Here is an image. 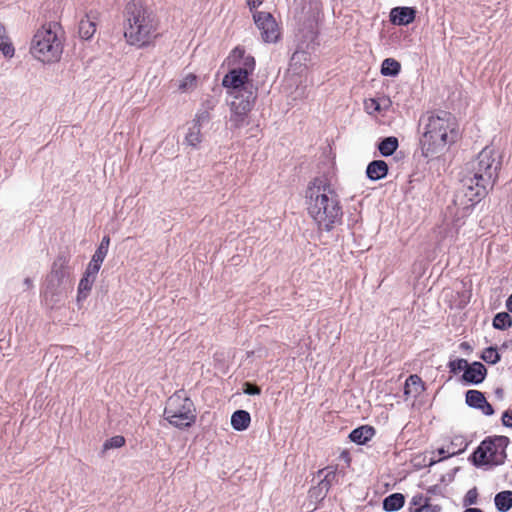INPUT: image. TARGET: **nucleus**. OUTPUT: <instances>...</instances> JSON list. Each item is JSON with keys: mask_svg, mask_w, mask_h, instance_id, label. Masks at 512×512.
Wrapping results in <instances>:
<instances>
[{"mask_svg": "<svg viewBox=\"0 0 512 512\" xmlns=\"http://www.w3.org/2000/svg\"><path fill=\"white\" fill-rule=\"evenodd\" d=\"M109 245H110L109 236H104L101 240L100 245L96 249L94 255L105 259L106 255L108 253Z\"/></svg>", "mask_w": 512, "mask_h": 512, "instance_id": "obj_34", "label": "nucleus"}, {"mask_svg": "<svg viewBox=\"0 0 512 512\" xmlns=\"http://www.w3.org/2000/svg\"><path fill=\"white\" fill-rule=\"evenodd\" d=\"M192 402L184 391H177L169 397L164 416L170 424L178 428L189 427L192 423Z\"/></svg>", "mask_w": 512, "mask_h": 512, "instance_id": "obj_8", "label": "nucleus"}, {"mask_svg": "<svg viewBox=\"0 0 512 512\" xmlns=\"http://www.w3.org/2000/svg\"><path fill=\"white\" fill-rule=\"evenodd\" d=\"M251 423V416L246 410H237L231 416V425L236 431L246 430Z\"/></svg>", "mask_w": 512, "mask_h": 512, "instance_id": "obj_19", "label": "nucleus"}, {"mask_svg": "<svg viewBox=\"0 0 512 512\" xmlns=\"http://www.w3.org/2000/svg\"><path fill=\"white\" fill-rule=\"evenodd\" d=\"M460 347H461L462 349H465V350L470 349V345H469L467 342H462V343L460 344Z\"/></svg>", "mask_w": 512, "mask_h": 512, "instance_id": "obj_47", "label": "nucleus"}, {"mask_svg": "<svg viewBox=\"0 0 512 512\" xmlns=\"http://www.w3.org/2000/svg\"><path fill=\"white\" fill-rule=\"evenodd\" d=\"M388 173V165L383 160H374L367 166V177L373 181L386 177Z\"/></svg>", "mask_w": 512, "mask_h": 512, "instance_id": "obj_18", "label": "nucleus"}, {"mask_svg": "<svg viewBox=\"0 0 512 512\" xmlns=\"http://www.w3.org/2000/svg\"><path fill=\"white\" fill-rule=\"evenodd\" d=\"M124 37L130 45L143 47L158 35V22L154 13L141 1L131 0L123 11Z\"/></svg>", "mask_w": 512, "mask_h": 512, "instance_id": "obj_4", "label": "nucleus"}, {"mask_svg": "<svg viewBox=\"0 0 512 512\" xmlns=\"http://www.w3.org/2000/svg\"><path fill=\"white\" fill-rule=\"evenodd\" d=\"M428 501H429V499L424 497L422 494L413 496L412 504L414 506H418V508H416L415 512H427L428 507H429Z\"/></svg>", "mask_w": 512, "mask_h": 512, "instance_id": "obj_30", "label": "nucleus"}, {"mask_svg": "<svg viewBox=\"0 0 512 512\" xmlns=\"http://www.w3.org/2000/svg\"><path fill=\"white\" fill-rule=\"evenodd\" d=\"M63 52L61 28L56 23H48L37 29L30 45V53L43 63L60 60Z\"/></svg>", "mask_w": 512, "mask_h": 512, "instance_id": "obj_5", "label": "nucleus"}, {"mask_svg": "<svg viewBox=\"0 0 512 512\" xmlns=\"http://www.w3.org/2000/svg\"><path fill=\"white\" fill-rule=\"evenodd\" d=\"M398 145V139L391 136L383 139L379 143L378 149L383 156H390L396 151Z\"/></svg>", "mask_w": 512, "mask_h": 512, "instance_id": "obj_24", "label": "nucleus"}, {"mask_svg": "<svg viewBox=\"0 0 512 512\" xmlns=\"http://www.w3.org/2000/svg\"><path fill=\"white\" fill-rule=\"evenodd\" d=\"M506 436H489L485 438L471 455V460L476 466H499L504 464L509 445Z\"/></svg>", "mask_w": 512, "mask_h": 512, "instance_id": "obj_7", "label": "nucleus"}, {"mask_svg": "<svg viewBox=\"0 0 512 512\" xmlns=\"http://www.w3.org/2000/svg\"><path fill=\"white\" fill-rule=\"evenodd\" d=\"M263 2L264 0H247V5L253 14L256 9L263 4Z\"/></svg>", "mask_w": 512, "mask_h": 512, "instance_id": "obj_39", "label": "nucleus"}, {"mask_svg": "<svg viewBox=\"0 0 512 512\" xmlns=\"http://www.w3.org/2000/svg\"><path fill=\"white\" fill-rule=\"evenodd\" d=\"M405 498L401 493H394L383 501V509L388 512L397 511L404 506Z\"/></svg>", "mask_w": 512, "mask_h": 512, "instance_id": "obj_22", "label": "nucleus"}, {"mask_svg": "<svg viewBox=\"0 0 512 512\" xmlns=\"http://www.w3.org/2000/svg\"><path fill=\"white\" fill-rule=\"evenodd\" d=\"M78 32L79 36L84 40H89L96 32V24L89 15H86L80 20Z\"/></svg>", "mask_w": 512, "mask_h": 512, "instance_id": "obj_20", "label": "nucleus"}, {"mask_svg": "<svg viewBox=\"0 0 512 512\" xmlns=\"http://www.w3.org/2000/svg\"><path fill=\"white\" fill-rule=\"evenodd\" d=\"M340 458L343 459L348 466L350 465L351 457H350V453L347 450H344L341 452Z\"/></svg>", "mask_w": 512, "mask_h": 512, "instance_id": "obj_44", "label": "nucleus"}, {"mask_svg": "<svg viewBox=\"0 0 512 512\" xmlns=\"http://www.w3.org/2000/svg\"><path fill=\"white\" fill-rule=\"evenodd\" d=\"M243 391L248 395H259L261 393L260 387L249 382L244 383Z\"/></svg>", "mask_w": 512, "mask_h": 512, "instance_id": "obj_36", "label": "nucleus"}, {"mask_svg": "<svg viewBox=\"0 0 512 512\" xmlns=\"http://www.w3.org/2000/svg\"><path fill=\"white\" fill-rule=\"evenodd\" d=\"M425 390L424 382L422 381L421 377L413 374L410 375L404 385V395L409 398L418 397L423 391Z\"/></svg>", "mask_w": 512, "mask_h": 512, "instance_id": "obj_16", "label": "nucleus"}, {"mask_svg": "<svg viewBox=\"0 0 512 512\" xmlns=\"http://www.w3.org/2000/svg\"><path fill=\"white\" fill-rule=\"evenodd\" d=\"M463 512H484V511L479 508H467Z\"/></svg>", "mask_w": 512, "mask_h": 512, "instance_id": "obj_46", "label": "nucleus"}, {"mask_svg": "<svg viewBox=\"0 0 512 512\" xmlns=\"http://www.w3.org/2000/svg\"><path fill=\"white\" fill-rule=\"evenodd\" d=\"M103 261H104L103 258L98 257L93 254L90 264H92V266H94V267L98 268V270H100Z\"/></svg>", "mask_w": 512, "mask_h": 512, "instance_id": "obj_41", "label": "nucleus"}, {"mask_svg": "<svg viewBox=\"0 0 512 512\" xmlns=\"http://www.w3.org/2000/svg\"><path fill=\"white\" fill-rule=\"evenodd\" d=\"M464 440L461 437H456L448 446H451V449H459L462 448Z\"/></svg>", "mask_w": 512, "mask_h": 512, "instance_id": "obj_43", "label": "nucleus"}, {"mask_svg": "<svg viewBox=\"0 0 512 512\" xmlns=\"http://www.w3.org/2000/svg\"><path fill=\"white\" fill-rule=\"evenodd\" d=\"M364 108L368 114H376L381 112V105L375 98H369L364 101Z\"/></svg>", "mask_w": 512, "mask_h": 512, "instance_id": "obj_32", "label": "nucleus"}, {"mask_svg": "<svg viewBox=\"0 0 512 512\" xmlns=\"http://www.w3.org/2000/svg\"><path fill=\"white\" fill-rule=\"evenodd\" d=\"M503 425L512 428V410H507L502 415Z\"/></svg>", "mask_w": 512, "mask_h": 512, "instance_id": "obj_37", "label": "nucleus"}, {"mask_svg": "<svg viewBox=\"0 0 512 512\" xmlns=\"http://www.w3.org/2000/svg\"><path fill=\"white\" fill-rule=\"evenodd\" d=\"M103 261H104L103 258L98 257L93 254L90 264H92V266H94V267L98 268V270H100Z\"/></svg>", "mask_w": 512, "mask_h": 512, "instance_id": "obj_42", "label": "nucleus"}, {"mask_svg": "<svg viewBox=\"0 0 512 512\" xmlns=\"http://www.w3.org/2000/svg\"><path fill=\"white\" fill-rule=\"evenodd\" d=\"M306 208L319 230L330 231L341 223L342 207L338 194L327 179L314 178L305 192Z\"/></svg>", "mask_w": 512, "mask_h": 512, "instance_id": "obj_2", "label": "nucleus"}, {"mask_svg": "<svg viewBox=\"0 0 512 512\" xmlns=\"http://www.w3.org/2000/svg\"><path fill=\"white\" fill-rule=\"evenodd\" d=\"M465 449H466V444L464 445V448H459V449H451V446H447V448H439L436 451L438 458L437 459L432 458L430 461V465H433V464H435L439 461H442L444 459H447L449 457L458 455V454L462 453Z\"/></svg>", "mask_w": 512, "mask_h": 512, "instance_id": "obj_27", "label": "nucleus"}, {"mask_svg": "<svg viewBox=\"0 0 512 512\" xmlns=\"http://www.w3.org/2000/svg\"><path fill=\"white\" fill-rule=\"evenodd\" d=\"M486 367L480 362H473L464 371L463 379L468 383L479 384L486 376Z\"/></svg>", "mask_w": 512, "mask_h": 512, "instance_id": "obj_15", "label": "nucleus"}, {"mask_svg": "<svg viewBox=\"0 0 512 512\" xmlns=\"http://www.w3.org/2000/svg\"><path fill=\"white\" fill-rule=\"evenodd\" d=\"M253 20L260 30L261 39L265 43H276L281 37V28L270 12L255 11Z\"/></svg>", "mask_w": 512, "mask_h": 512, "instance_id": "obj_10", "label": "nucleus"}, {"mask_svg": "<svg viewBox=\"0 0 512 512\" xmlns=\"http://www.w3.org/2000/svg\"><path fill=\"white\" fill-rule=\"evenodd\" d=\"M229 60L233 64H238L239 67L231 69L222 80V85L227 89L228 95L234 97L253 92L252 89L246 87V84L255 69L254 57L247 55L243 47L237 46L231 51Z\"/></svg>", "mask_w": 512, "mask_h": 512, "instance_id": "obj_6", "label": "nucleus"}, {"mask_svg": "<svg viewBox=\"0 0 512 512\" xmlns=\"http://www.w3.org/2000/svg\"><path fill=\"white\" fill-rule=\"evenodd\" d=\"M192 84V76L187 74L179 89L185 91Z\"/></svg>", "mask_w": 512, "mask_h": 512, "instance_id": "obj_40", "label": "nucleus"}, {"mask_svg": "<svg viewBox=\"0 0 512 512\" xmlns=\"http://www.w3.org/2000/svg\"><path fill=\"white\" fill-rule=\"evenodd\" d=\"M481 358L489 364H495L500 360V355L496 348L489 347L483 351Z\"/></svg>", "mask_w": 512, "mask_h": 512, "instance_id": "obj_29", "label": "nucleus"}, {"mask_svg": "<svg viewBox=\"0 0 512 512\" xmlns=\"http://www.w3.org/2000/svg\"><path fill=\"white\" fill-rule=\"evenodd\" d=\"M416 11L411 7H395L390 12V21L394 25H408L415 20Z\"/></svg>", "mask_w": 512, "mask_h": 512, "instance_id": "obj_14", "label": "nucleus"}, {"mask_svg": "<svg viewBox=\"0 0 512 512\" xmlns=\"http://www.w3.org/2000/svg\"><path fill=\"white\" fill-rule=\"evenodd\" d=\"M67 264L65 258H58L54 264L50 275L47 278V286L45 294L50 290L52 295L56 294L57 287L60 286L63 278L65 277L64 268Z\"/></svg>", "mask_w": 512, "mask_h": 512, "instance_id": "obj_12", "label": "nucleus"}, {"mask_svg": "<svg viewBox=\"0 0 512 512\" xmlns=\"http://www.w3.org/2000/svg\"><path fill=\"white\" fill-rule=\"evenodd\" d=\"M325 470H327V473L325 474L324 478L320 481L318 486L311 488L309 491L311 496H315L316 498L319 499H324L326 497L332 484L336 481L337 467L330 466L325 469H321L318 471V474L320 475Z\"/></svg>", "mask_w": 512, "mask_h": 512, "instance_id": "obj_11", "label": "nucleus"}, {"mask_svg": "<svg viewBox=\"0 0 512 512\" xmlns=\"http://www.w3.org/2000/svg\"><path fill=\"white\" fill-rule=\"evenodd\" d=\"M423 129L422 153L426 158L444 153L461 136L456 117L444 110L429 112Z\"/></svg>", "mask_w": 512, "mask_h": 512, "instance_id": "obj_3", "label": "nucleus"}, {"mask_svg": "<svg viewBox=\"0 0 512 512\" xmlns=\"http://www.w3.org/2000/svg\"><path fill=\"white\" fill-rule=\"evenodd\" d=\"M478 490L476 487H473L467 491V493L464 496L463 504L465 506H471L477 503L478 501Z\"/></svg>", "mask_w": 512, "mask_h": 512, "instance_id": "obj_35", "label": "nucleus"}, {"mask_svg": "<svg viewBox=\"0 0 512 512\" xmlns=\"http://www.w3.org/2000/svg\"><path fill=\"white\" fill-rule=\"evenodd\" d=\"M401 70L400 63L393 58H386L381 65V73L384 76H396Z\"/></svg>", "mask_w": 512, "mask_h": 512, "instance_id": "obj_25", "label": "nucleus"}, {"mask_svg": "<svg viewBox=\"0 0 512 512\" xmlns=\"http://www.w3.org/2000/svg\"><path fill=\"white\" fill-rule=\"evenodd\" d=\"M466 403L472 408L479 409L485 415H492L494 409L491 404L486 400L484 394L478 390H468L465 397Z\"/></svg>", "mask_w": 512, "mask_h": 512, "instance_id": "obj_13", "label": "nucleus"}, {"mask_svg": "<svg viewBox=\"0 0 512 512\" xmlns=\"http://www.w3.org/2000/svg\"><path fill=\"white\" fill-rule=\"evenodd\" d=\"M500 167L494 150L489 147L482 149L475 159L466 164L462 171V187L456 193L453 205L448 207L455 226L464 223L474 206L487 194V189L494 186Z\"/></svg>", "mask_w": 512, "mask_h": 512, "instance_id": "obj_1", "label": "nucleus"}, {"mask_svg": "<svg viewBox=\"0 0 512 512\" xmlns=\"http://www.w3.org/2000/svg\"><path fill=\"white\" fill-rule=\"evenodd\" d=\"M94 282H95L94 278L83 275V277L81 278L79 285H78V295H77L78 301H81L88 296L89 292L92 289Z\"/></svg>", "mask_w": 512, "mask_h": 512, "instance_id": "obj_26", "label": "nucleus"}, {"mask_svg": "<svg viewBox=\"0 0 512 512\" xmlns=\"http://www.w3.org/2000/svg\"><path fill=\"white\" fill-rule=\"evenodd\" d=\"M0 51L5 57L11 58L14 56L15 49L9 37L6 34L5 27L0 23Z\"/></svg>", "mask_w": 512, "mask_h": 512, "instance_id": "obj_23", "label": "nucleus"}, {"mask_svg": "<svg viewBox=\"0 0 512 512\" xmlns=\"http://www.w3.org/2000/svg\"><path fill=\"white\" fill-rule=\"evenodd\" d=\"M256 98L254 92L232 97L229 103L228 123L230 124V130L235 131L249 124V114L254 108Z\"/></svg>", "mask_w": 512, "mask_h": 512, "instance_id": "obj_9", "label": "nucleus"}, {"mask_svg": "<svg viewBox=\"0 0 512 512\" xmlns=\"http://www.w3.org/2000/svg\"><path fill=\"white\" fill-rule=\"evenodd\" d=\"M494 503L498 511L507 512L512 508V491L505 490L497 493Z\"/></svg>", "mask_w": 512, "mask_h": 512, "instance_id": "obj_21", "label": "nucleus"}, {"mask_svg": "<svg viewBox=\"0 0 512 512\" xmlns=\"http://www.w3.org/2000/svg\"><path fill=\"white\" fill-rule=\"evenodd\" d=\"M98 272H99L98 268L92 266V264L89 263L84 275L96 279Z\"/></svg>", "mask_w": 512, "mask_h": 512, "instance_id": "obj_38", "label": "nucleus"}, {"mask_svg": "<svg viewBox=\"0 0 512 512\" xmlns=\"http://www.w3.org/2000/svg\"><path fill=\"white\" fill-rule=\"evenodd\" d=\"M125 444V438L123 436L117 435L105 441L103 445L104 450L112 449V448H120Z\"/></svg>", "mask_w": 512, "mask_h": 512, "instance_id": "obj_31", "label": "nucleus"}, {"mask_svg": "<svg viewBox=\"0 0 512 512\" xmlns=\"http://www.w3.org/2000/svg\"><path fill=\"white\" fill-rule=\"evenodd\" d=\"M506 307H507L508 311H510L512 313V294L509 296V298L506 302Z\"/></svg>", "mask_w": 512, "mask_h": 512, "instance_id": "obj_45", "label": "nucleus"}, {"mask_svg": "<svg viewBox=\"0 0 512 512\" xmlns=\"http://www.w3.org/2000/svg\"><path fill=\"white\" fill-rule=\"evenodd\" d=\"M375 429L369 425H363L351 431L349 438L359 445L366 444L375 435Z\"/></svg>", "mask_w": 512, "mask_h": 512, "instance_id": "obj_17", "label": "nucleus"}, {"mask_svg": "<svg viewBox=\"0 0 512 512\" xmlns=\"http://www.w3.org/2000/svg\"><path fill=\"white\" fill-rule=\"evenodd\" d=\"M512 325V318L506 312L497 313L493 319V326L496 329L505 330Z\"/></svg>", "mask_w": 512, "mask_h": 512, "instance_id": "obj_28", "label": "nucleus"}, {"mask_svg": "<svg viewBox=\"0 0 512 512\" xmlns=\"http://www.w3.org/2000/svg\"><path fill=\"white\" fill-rule=\"evenodd\" d=\"M24 284H25L28 288H30V287L32 286V281H31V279H30V278H26V279L24 280Z\"/></svg>", "mask_w": 512, "mask_h": 512, "instance_id": "obj_48", "label": "nucleus"}, {"mask_svg": "<svg viewBox=\"0 0 512 512\" xmlns=\"http://www.w3.org/2000/svg\"><path fill=\"white\" fill-rule=\"evenodd\" d=\"M468 362L465 359H456L452 360L448 363V367L450 369V372L457 373L461 370H466L468 367Z\"/></svg>", "mask_w": 512, "mask_h": 512, "instance_id": "obj_33", "label": "nucleus"}]
</instances>
